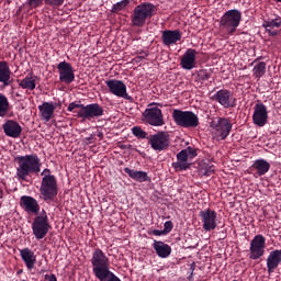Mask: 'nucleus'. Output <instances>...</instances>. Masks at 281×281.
<instances>
[{
  "label": "nucleus",
  "instance_id": "1",
  "mask_svg": "<svg viewBox=\"0 0 281 281\" xmlns=\"http://www.w3.org/2000/svg\"><path fill=\"white\" fill-rule=\"evenodd\" d=\"M15 161L18 164V181H27L30 175H38V172H41V166H43V164H41V158H38V155L36 154L18 156L15 157Z\"/></svg>",
  "mask_w": 281,
  "mask_h": 281
},
{
  "label": "nucleus",
  "instance_id": "2",
  "mask_svg": "<svg viewBox=\"0 0 281 281\" xmlns=\"http://www.w3.org/2000/svg\"><path fill=\"white\" fill-rule=\"evenodd\" d=\"M42 182L40 187V194L43 201H54L56 196H58V180H56V176L52 175V170L44 169L41 172Z\"/></svg>",
  "mask_w": 281,
  "mask_h": 281
},
{
  "label": "nucleus",
  "instance_id": "3",
  "mask_svg": "<svg viewBox=\"0 0 281 281\" xmlns=\"http://www.w3.org/2000/svg\"><path fill=\"white\" fill-rule=\"evenodd\" d=\"M157 14V7L149 2H143L136 5L131 15L132 27H144L148 19Z\"/></svg>",
  "mask_w": 281,
  "mask_h": 281
},
{
  "label": "nucleus",
  "instance_id": "4",
  "mask_svg": "<svg viewBox=\"0 0 281 281\" xmlns=\"http://www.w3.org/2000/svg\"><path fill=\"white\" fill-rule=\"evenodd\" d=\"M50 229L52 224H49V216H47V212L45 210H42L41 213L33 218V236H35L36 240H43V238L49 234Z\"/></svg>",
  "mask_w": 281,
  "mask_h": 281
},
{
  "label": "nucleus",
  "instance_id": "5",
  "mask_svg": "<svg viewBox=\"0 0 281 281\" xmlns=\"http://www.w3.org/2000/svg\"><path fill=\"white\" fill-rule=\"evenodd\" d=\"M173 122L182 128H196L199 126V115L192 111L173 110Z\"/></svg>",
  "mask_w": 281,
  "mask_h": 281
},
{
  "label": "nucleus",
  "instance_id": "6",
  "mask_svg": "<svg viewBox=\"0 0 281 281\" xmlns=\"http://www.w3.org/2000/svg\"><path fill=\"white\" fill-rule=\"evenodd\" d=\"M243 14L240 11L233 9L226 11L221 18L220 25L227 32V34H234L240 25Z\"/></svg>",
  "mask_w": 281,
  "mask_h": 281
},
{
  "label": "nucleus",
  "instance_id": "7",
  "mask_svg": "<svg viewBox=\"0 0 281 281\" xmlns=\"http://www.w3.org/2000/svg\"><path fill=\"white\" fill-rule=\"evenodd\" d=\"M210 126L217 140L227 139L232 133V120L227 117H215L211 121Z\"/></svg>",
  "mask_w": 281,
  "mask_h": 281
},
{
  "label": "nucleus",
  "instance_id": "8",
  "mask_svg": "<svg viewBox=\"0 0 281 281\" xmlns=\"http://www.w3.org/2000/svg\"><path fill=\"white\" fill-rule=\"evenodd\" d=\"M194 157H196V149L187 147L177 154V161L172 162V168L180 172L190 170V166H192V159H194Z\"/></svg>",
  "mask_w": 281,
  "mask_h": 281
},
{
  "label": "nucleus",
  "instance_id": "9",
  "mask_svg": "<svg viewBox=\"0 0 281 281\" xmlns=\"http://www.w3.org/2000/svg\"><path fill=\"white\" fill-rule=\"evenodd\" d=\"M144 122L150 126H164V113L161 109L157 106V103H150L148 108L143 112Z\"/></svg>",
  "mask_w": 281,
  "mask_h": 281
},
{
  "label": "nucleus",
  "instance_id": "10",
  "mask_svg": "<svg viewBox=\"0 0 281 281\" xmlns=\"http://www.w3.org/2000/svg\"><path fill=\"white\" fill-rule=\"evenodd\" d=\"M265 249H267V238L262 235H256L251 241L249 247V259L250 260H260L262 256H265Z\"/></svg>",
  "mask_w": 281,
  "mask_h": 281
},
{
  "label": "nucleus",
  "instance_id": "11",
  "mask_svg": "<svg viewBox=\"0 0 281 281\" xmlns=\"http://www.w3.org/2000/svg\"><path fill=\"white\" fill-rule=\"evenodd\" d=\"M102 115H104V108L99 103L83 105L77 112V116L81 117V120H95L102 117Z\"/></svg>",
  "mask_w": 281,
  "mask_h": 281
},
{
  "label": "nucleus",
  "instance_id": "12",
  "mask_svg": "<svg viewBox=\"0 0 281 281\" xmlns=\"http://www.w3.org/2000/svg\"><path fill=\"white\" fill-rule=\"evenodd\" d=\"M149 144L153 150L161 153L170 146V134L168 132H158L149 136Z\"/></svg>",
  "mask_w": 281,
  "mask_h": 281
},
{
  "label": "nucleus",
  "instance_id": "13",
  "mask_svg": "<svg viewBox=\"0 0 281 281\" xmlns=\"http://www.w3.org/2000/svg\"><path fill=\"white\" fill-rule=\"evenodd\" d=\"M211 100L217 102V104H221L224 109H234V106H236V98L234 93L227 89L218 90L212 95Z\"/></svg>",
  "mask_w": 281,
  "mask_h": 281
},
{
  "label": "nucleus",
  "instance_id": "14",
  "mask_svg": "<svg viewBox=\"0 0 281 281\" xmlns=\"http://www.w3.org/2000/svg\"><path fill=\"white\" fill-rule=\"evenodd\" d=\"M200 218L202 221V227L204 232H213V229H216L218 225L216 222L218 218L216 211L212 209L203 210L200 212Z\"/></svg>",
  "mask_w": 281,
  "mask_h": 281
},
{
  "label": "nucleus",
  "instance_id": "15",
  "mask_svg": "<svg viewBox=\"0 0 281 281\" xmlns=\"http://www.w3.org/2000/svg\"><path fill=\"white\" fill-rule=\"evenodd\" d=\"M109 92L116 98H123L124 100H131V95L126 91V83L122 80L110 79L105 81Z\"/></svg>",
  "mask_w": 281,
  "mask_h": 281
},
{
  "label": "nucleus",
  "instance_id": "16",
  "mask_svg": "<svg viewBox=\"0 0 281 281\" xmlns=\"http://www.w3.org/2000/svg\"><path fill=\"white\" fill-rule=\"evenodd\" d=\"M267 122H269V111L267 110V105L263 103H256L254 106L252 123L255 126L262 128L263 126H267Z\"/></svg>",
  "mask_w": 281,
  "mask_h": 281
},
{
  "label": "nucleus",
  "instance_id": "17",
  "mask_svg": "<svg viewBox=\"0 0 281 281\" xmlns=\"http://www.w3.org/2000/svg\"><path fill=\"white\" fill-rule=\"evenodd\" d=\"M59 81L65 82V85H71L74 80H76V74L74 70V66L68 61H60L57 65Z\"/></svg>",
  "mask_w": 281,
  "mask_h": 281
},
{
  "label": "nucleus",
  "instance_id": "18",
  "mask_svg": "<svg viewBox=\"0 0 281 281\" xmlns=\"http://www.w3.org/2000/svg\"><path fill=\"white\" fill-rule=\"evenodd\" d=\"M262 27H265L267 34L270 36H278L280 34L281 18L278 14H273L270 18L263 20Z\"/></svg>",
  "mask_w": 281,
  "mask_h": 281
},
{
  "label": "nucleus",
  "instance_id": "19",
  "mask_svg": "<svg viewBox=\"0 0 281 281\" xmlns=\"http://www.w3.org/2000/svg\"><path fill=\"white\" fill-rule=\"evenodd\" d=\"M181 31L179 30H165L161 33V41L165 47L177 45L181 41Z\"/></svg>",
  "mask_w": 281,
  "mask_h": 281
},
{
  "label": "nucleus",
  "instance_id": "20",
  "mask_svg": "<svg viewBox=\"0 0 281 281\" xmlns=\"http://www.w3.org/2000/svg\"><path fill=\"white\" fill-rule=\"evenodd\" d=\"M2 128L7 137H13V139L21 137V133H23V127H21V124L14 120H8L2 125Z\"/></svg>",
  "mask_w": 281,
  "mask_h": 281
},
{
  "label": "nucleus",
  "instance_id": "21",
  "mask_svg": "<svg viewBox=\"0 0 281 281\" xmlns=\"http://www.w3.org/2000/svg\"><path fill=\"white\" fill-rule=\"evenodd\" d=\"M20 203L21 207H23L24 212H27V214H38V212H41L38 201L30 195L21 196Z\"/></svg>",
  "mask_w": 281,
  "mask_h": 281
},
{
  "label": "nucleus",
  "instance_id": "22",
  "mask_svg": "<svg viewBox=\"0 0 281 281\" xmlns=\"http://www.w3.org/2000/svg\"><path fill=\"white\" fill-rule=\"evenodd\" d=\"M180 65L187 71L194 69L196 67V49L188 48L180 60Z\"/></svg>",
  "mask_w": 281,
  "mask_h": 281
},
{
  "label": "nucleus",
  "instance_id": "23",
  "mask_svg": "<svg viewBox=\"0 0 281 281\" xmlns=\"http://www.w3.org/2000/svg\"><path fill=\"white\" fill-rule=\"evenodd\" d=\"M20 257L23 260L27 271H32L36 266V255L30 248L20 249Z\"/></svg>",
  "mask_w": 281,
  "mask_h": 281
},
{
  "label": "nucleus",
  "instance_id": "24",
  "mask_svg": "<svg viewBox=\"0 0 281 281\" xmlns=\"http://www.w3.org/2000/svg\"><path fill=\"white\" fill-rule=\"evenodd\" d=\"M40 117L44 122H49L54 117V111H56V103L54 102H44L38 105Z\"/></svg>",
  "mask_w": 281,
  "mask_h": 281
},
{
  "label": "nucleus",
  "instance_id": "25",
  "mask_svg": "<svg viewBox=\"0 0 281 281\" xmlns=\"http://www.w3.org/2000/svg\"><path fill=\"white\" fill-rule=\"evenodd\" d=\"M281 262V249L272 250L267 258L268 273H273Z\"/></svg>",
  "mask_w": 281,
  "mask_h": 281
},
{
  "label": "nucleus",
  "instance_id": "26",
  "mask_svg": "<svg viewBox=\"0 0 281 281\" xmlns=\"http://www.w3.org/2000/svg\"><path fill=\"white\" fill-rule=\"evenodd\" d=\"M124 172L130 177V179H133V181H137L138 183H145L146 181H150L148 172L146 171H137L128 167H125Z\"/></svg>",
  "mask_w": 281,
  "mask_h": 281
},
{
  "label": "nucleus",
  "instance_id": "27",
  "mask_svg": "<svg viewBox=\"0 0 281 281\" xmlns=\"http://www.w3.org/2000/svg\"><path fill=\"white\" fill-rule=\"evenodd\" d=\"M153 247L158 258H168L170 254H172V248L170 247V245L164 241L154 240Z\"/></svg>",
  "mask_w": 281,
  "mask_h": 281
},
{
  "label": "nucleus",
  "instance_id": "28",
  "mask_svg": "<svg viewBox=\"0 0 281 281\" xmlns=\"http://www.w3.org/2000/svg\"><path fill=\"white\" fill-rule=\"evenodd\" d=\"M271 164L265 159H258L252 164V170L257 171L258 177H262L269 172Z\"/></svg>",
  "mask_w": 281,
  "mask_h": 281
},
{
  "label": "nucleus",
  "instance_id": "29",
  "mask_svg": "<svg viewBox=\"0 0 281 281\" xmlns=\"http://www.w3.org/2000/svg\"><path fill=\"white\" fill-rule=\"evenodd\" d=\"M12 76V71H10V66H8V61H0V82L8 87L10 85V78Z\"/></svg>",
  "mask_w": 281,
  "mask_h": 281
},
{
  "label": "nucleus",
  "instance_id": "30",
  "mask_svg": "<svg viewBox=\"0 0 281 281\" xmlns=\"http://www.w3.org/2000/svg\"><path fill=\"white\" fill-rule=\"evenodd\" d=\"M265 74H267V63L265 61L257 63L252 68L254 78H256L257 80H260V78H262Z\"/></svg>",
  "mask_w": 281,
  "mask_h": 281
},
{
  "label": "nucleus",
  "instance_id": "31",
  "mask_svg": "<svg viewBox=\"0 0 281 281\" xmlns=\"http://www.w3.org/2000/svg\"><path fill=\"white\" fill-rule=\"evenodd\" d=\"M20 87L27 89V91H34L36 89V79L34 77H25L20 81Z\"/></svg>",
  "mask_w": 281,
  "mask_h": 281
},
{
  "label": "nucleus",
  "instance_id": "32",
  "mask_svg": "<svg viewBox=\"0 0 281 281\" xmlns=\"http://www.w3.org/2000/svg\"><path fill=\"white\" fill-rule=\"evenodd\" d=\"M10 109V102L8 101V97L3 93H0V117H5L8 115V111Z\"/></svg>",
  "mask_w": 281,
  "mask_h": 281
},
{
  "label": "nucleus",
  "instance_id": "33",
  "mask_svg": "<svg viewBox=\"0 0 281 281\" xmlns=\"http://www.w3.org/2000/svg\"><path fill=\"white\" fill-rule=\"evenodd\" d=\"M214 170L215 168L213 165L206 162L200 164V173L204 177H212V175H214Z\"/></svg>",
  "mask_w": 281,
  "mask_h": 281
},
{
  "label": "nucleus",
  "instance_id": "34",
  "mask_svg": "<svg viewBox=\"0 0 281 281\" xmlns=\"http://www.w3.org/2000/svg\"><path fill=\"white\" fill-rule=\"evenodd\" d=\"M198 79L202 82L212 78V70L201 69L196 72Z\"/></svg>",
  "mask_w": 281,
  "mask_h": 281
},
{
  "label": "nucleus",
  "instance_id": "35",
  "mask_svg": "<svg viewBox=\"0 0 281 281\" xmlns=\"http://www.w3.org/2000/svg\"><path fill=\"white\" fill-rule=\"evenodd\" d=\"M131 3V0H122L120 2H116L115 4L112 5L111 12H122L126 5Z\"/></svg>",
  "mask_w": 281,
  "mask_h": 281
},
{
  "label": "nucleus",
  "instance_id": "36",
  "mask_svg": "<svg viewBox=\"0 0 281 281\" xmlns=\"http://www.w3.org/2000/svg\"><path fill=\"white\" fill-rule=\"evenodd\" d=\"M132 133L135 137H138L139 139H146L147 133L144 130H142V127H133Z\"/></svg>",
  "mask_w": 281,
  "mask_h": 281
},
{
  "label": "nucleus",
  "instance_id": "37",
  "mask_svg": "<svg viewBox=\"0 0 281 281\" xmlns=\"http://www.w3.org/2000/svg\"><path fill=\"white\" fill-rule=\"evenodd\" d=\"M65 3V0H46V5H50L52 8H60Z\"/></svg>",
  "mask_w": 281,
  "mask_h": 281
},
{
  "label": "nucleus",
  "instance_id": "38",
  "mask_svg": "<svg viewBox=\"0 0 281 281\" xmlns=\"http://www.w3.org/2000/svg\"><path fill=\"white\" fill-rule=\"evenodd\" d=\"M175 228V225L172 224V221H167V222H165V224H164V232H165V234H170V232H172V229Z\"/></svg>",
  "mask_w": 281,
  "mask_h": 281
},
{
  "label": "nucleus",
  "instance_id": "39",
  "mask_svg": "<svg viewBox=\"0 0 281 281\" xmlns=\"http://www.w3.org/2000/svg\"><path fill=\"white\" fill-rule=\"evenodd\" d=\"M82 106H85V104H78L76 102H71L69 103L67 111H69L70 113L74 112L75 109H79V111H82Z\"/></svg>",
  "mask_w": 281,
  "mask_h": 281
},
{
  "label": "nucleus",
  "instance_id": "40",
  "mask_svg": "<svg viewBox=\"0 0 281 281\" xmlns=\"http://www.w3.org/2000/svg\"><path fill=\"white\" fill-rule=\"evenodd\" d=\"M44 3L47 5V0H44ZM31 8H38L43 5V0H30Z\"/></svg>",
  "mask_w": 281,
  "mask_h": 281
},
{
  "label": "nucleus",
  "instance_id": "41",
  "mask_svg": "<svg viewBox=\"0 0 281 281\" xmlns=\"http://www.w3.org/2000/svg\"><path fill=\"white\" fill-rule=\"evenodd\" d=\"M151 234L154 236H167L166 232L162 229V231H159V229H154L151 231Z\"/></svg>",
  "mask_w": 281,
  "mask_h": 281
},
{
  "label": "nucleus",
  "instance_id": "42",
  "mask_svg": "<svg viewBox=\"0 0 281 281\" xmlns=\"http://www.w3.org/2000/svg\"><path fill=\"white\" fill-rule=\"evenodd\" d=\"M44 279L48 281H58V279L56 278V274H45Z\"/></svg>",
  "mask_w": 281,
  "mask_h": 281
},
{
  "label": "nucleus",
  "instance_id": "43",
  "mask_svg": "<svg viewBox=\"0 0 281 281\" xmlns=\"http://www.w3.org/2000/svg\"><path fill=\"white\" fill-rule=\"evenodd\" d=\"M147 56H148V53H144V55L143 56H138L137 59L138 60H144Z\"/></svg>",
  "mask_w": 281,
  "mask_h": 281
},
{
  "label": "nucleus",
  "instance_id": "44",
  "mask_svg": "<svg viewBox=\"0 0 281 281\" xmlns=\"http://www.w3.org/2000/svg\"><path fill=\"white\" fill-rule=\"evenodd\" d=\"M18 276H21V273H23V269H20V270H18Z\"/></svg>",
  "mask_w": 281,
  "mask_h": 281
},
{
  "label": "nucleus",
  "instance_id": "45",
  "mask_svg": "<svg viewBox=\"0 0 281 281\" xmlns=\"http://www.w3.org/2000/svg\"><path fill=\"white\" fill-rule=\"evenodd\" d=\"M278 3H281V0H276Z\"/></svg>",
  "mask_w": 281,
  "mask_h": 281
}]
</instances>
